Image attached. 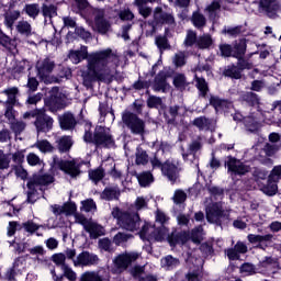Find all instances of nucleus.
Masks as SVG:
<instances>
[{
  "instance_id": "1",
  "label": "nucleus",
  "mask_w": 281,
  "mask_h": 281,
  "mask_svg": "<svg viewBox=\"0 0 281 281\" xmlns=\"http://www.w3.org/2000/svg\"><path fill=\"white\" fill-rule=\"evenodd\" d=\"M69 58L75 65L87 59L86 69L81 70L85 87H91L93 82L111 85L117 76L120 57L111 48L89 54L87 47L82 46L80 50H70Z\"/></svg>"
},
{
  "instance_id": "2",
  "label": "nucleus",
  "mask_w": 281,
  "mask_h": 281,
  "mask_svg": "<svg viewBox=\"0 0 281 281\" xmlns=\"http://www.w3.org/2000/svg\"><path fill=\"white\" fill-rule=\"evenodd\" d=\"M111 215L116 218L117 225L127 232H137L142 225V218L137 212L121 211L120 207H113Z\"/></svg>"
},
{
  "instance_id": "3",
  "label": "nucleus",
  "mask_w": 281,
  "mask_h": 281,
  "mask_svg": "<svg viewBox=\"0 0 281 281\" xmlns=\"http://www.w3.org/2000/svg\"><path fill=\"white\" fill-rule=\"evenodd\" d=\"M245 52H247V40L244 38L235 44L233 53L234 58L238 59L239 69L236 66L228 67L224 71V76H227L228 78H235L236 80L240 78V69H245L247 67V64L244 59Z\"/></svg>"
},
{
  "instance_id": "4",
  "label": "nucleus",
  "mask_w": 281,
  "mask_h": 281,
  "mask_svg": "<svg viewBox=\"0 0 281 281\" xmlns=\"http://www.w3.org/2000/svg\"><path fill=\"white\" fill-rule=\"evenodd\" d=\"M122 122L134 135H144L146 131V122L131 111L122 113Z\"/></svg>"
},
{
  "instance_id": "5",
  "label": "nucleus",
  "mask_w": 281,
  "mask_h": 281,
  "mask_svg": "<svg viewBox=\"0 0 281 281\" xmlns=\"http://www.w3.org/2000/svg\"><path fill=\"white\" fill-rule=\"evenodd\" d=\"M137 258H139V254L137 252H125L116 256L113 259L114 267L112 273H124Z\"/></svg>"
},
{
  "instance_id": "6",
  "label": "nucleus",
  "mask_w": 281,
  "mask_h": 281,
  "mask_svg": "<svg viewBox=\"0 0 281 281\" xmlns=\"http://www.w3.org/2000/svg\"><path fill=\"white\" fill-rule=\"evenodd\" d=\"M93 144L102 148H113L115 140L111 134V130L102 126H97L93 134Z\"/></svg>"
},
{
  "instance_id": "7",
  "label": "nucleus",
  "mask_w": 281,
  "mask_h": 281,
  "mask_svg": "<svg viewBox=\"0 0 281 281\" xmlns=\"http://www.w3.org/2000/svg\"><path fill=\"white\" fill-rule=\"evenodd\" d=\"M205 216L207 223H213L214 225H221V220L227 216L225 209H223V202H213L205 206Z\"/></svg>"
},
{
  "instance_id": "8",
  "label": "nucleus",
  "mask_w": 281,
  "mask_h": 281,
  "mask_svg": "<svg viewBox=\"0 0 281 281\" xmlns=\"http://www.w3.org/2000/svg\"><path fill=\"white\" fill-rule=\"evenodd\" d=\"M35 67L37 70V76L41 78V80L48 82L47 78H49V75L54 71V69H56V61L49 57H45L38 59Z\"/></svg>"
},
{
  "instance_id": "9",
  "label": "nucleus",
  "mask_w": 281,
  "mask_h": 281,
  "mask_svg": "<svg viewBox=\"0 0 281 281\" xmlns=\"http://www.w3.org/2000/svg\"><path fill=\"white\" fill-rule=\"evenodd\" d=\"M34 126L37 133H49L54 128V119L47 115L44 109H41L37 119L34 121Z\"/></svg>"
},
{
  "instance_id": "10",
  "label": "nucleus",
  "mask_w": 281,
  "mask_h": 281,
  "mask_svg": "<svg viewBox=\"0 0 281 281\" xmlns=\"http://www.w3.org/2000/svg\"><path fill=\"white\" fill-rule=\"evenodd\" d=\"M75 267H97L100 265V257L90 251H82L74 261Z\"/></svg>"
},
{
  "instance_id": "11",
  "label": "nucleus",
  "mask_w": 281,
  "mask_h": 281,
  "mask_svg": "<svg viewBox=\"0 0 281 281\" xmlns=\"http://www.w3.org/2000/svg\"><path fill=\"white\" fill-rule=\"evenodd\" d=\"M55 166L72 178L80 175V165L76 164V160H55Z\"/></svg>"
},
{
  "instance_id": "12",
  "label": "nucleus",
  "mask_w": 281,
  "mask_h": 281,
  "mask_svg": "<svg viewBox=\"0 0 281 281\" xmlns=\"http://www.w3.org/2000/svg\"><path fill=\"white\" fill-rule=\"evenodd\" d=\"M49 183H54V176L49 173H35L26 186L29 190H34L36 186H40V188H45V186H49Z\"/></svg>"
},
{
  "instance_id": "13",
  "label": "nucleus",
  "mask_w": 281,
  "mask_h": 281,
  "mask_svg": "<svg viewBox=\"0 0 281 281\" xmlns=\"http://www.w3.org/2000/svg\"><path fill=\"white\" fill-rule=\"evenodd\" d=\"M161 171L165 177L171 182V183H177V180L179 179V167L177 165L166 161L161 166Z\"/></svg>"
},
{
  "instance_id": "14",
  "label": "nucleus",
  "mask_w": 281,
  "mask_h": 281,
  "mask_svg": "<svg viewBox=\"0 0 281 281\" xmlns=\"http://www.w3.org/2000/svg\"><path fill=\"white\" fill-rule=\"evenodd\" d=\"M154 19L155 21H157V23L170 25L171 27L177 26V22L175 21V15H172V13L164 12L161 8H156L154 12Z\"/></svg>"
},
{
  "instance_id": "15",
  "label": "nucleus",
  "mask_w": 281,
  "mask_h": 281,
  "mask_svg": "<svg viewBox=\"0 0 281 281\" xmlns=\"http://www.w3.org/2000/svg\"><path fill=\"white\" fill-rule=\"evenodd\" d=\"M248 240L259 249H267L273 243V235H248Z\"/></svg>"
},
{
  "instance_id": "16",
  "label": "nucleus",
  "mask_w": 281,
  "mask_h": 281,
  "mask_svg": "<svg viewBox=\"0 0 281 281\" xmlns=\"http://www.w3.org/2000/svg\"><path fill=\"white\" fill-rule=\"evenodd\" d=\"M168 72L160 71L154 80L153 89L154 91H162V93H166L168 89H170V86L168 85Z\"/></svg>"
},
{
  "instance_id": "17",
  "label": "nucleus",
  "mask_w": 281,
  "mask_h": 281,
  "mask_svg": "<svg viewBox=\"0 0 281 281\" xmlns=\"http://www.w3.org/2000/svg\"><path fill=\"white\" fill-rule=\"evenodd\" d=\"M226 166L228 171L234 172L235 175H245L247 172V167H245L240 160L232 156L227 158Z\"/></svg>"
},
{
  "instance_id": "18",
  "label": "nucleus",
  "mask_w": 281,
  "mask_h": 281,
  "mask_svg": "<svg viewBox=\"0 0 281 281\" xmlns=\"http://www.w3.org/2000/svg\"><path fill=\"white\" fill-rule=\"evenodd\" d=\"M77 124L76 116L69 112L59 116V126L63 131H74Z\"/></svg>"
},
{
  "instance_id": "19",
  "label": "nucleus",
  "mask_w": 281,
  "mask_h": 281,
  "mask_svg": "<svg viewBox=\"0 0 281 281\" xmlns=\"http://www.w3.org/2000/svg\"><path fill=\"white\" fill-rule=\"evenodd\" d=\"M94 23L100 34H106V32H109L110 25L109 22L104 20V10L94 11Z\"/></svg>"
},
{
  "instance_id": "20",
  "label": "nucleus",
  "mask_w": 281,
  "mask_h": 281,
  "mask_svg": "<svg viewBox=\"0 0 281 281\" xmlns=\"http://www.w3.org/2000/svg\"><path fill=\"white\" fill-rule=\"evenodd\" d=\"M53 214L55 216H60V214H66L69 216L76 212V204L74 203H65L64 205L54 204L52 205Z\"/></svg>"
},
{
  "instance_id": "21",
  "label": "nucleus",
  "mask_w": 281,
  "mask_h": 281,
  "mask_svg": "<svg viewBox=\"0 0 281 281\" xmlns=\"http://www.w3.org/2000/svg\"><path fill=\"white\" fill-rule=\"evenodd\" d=\"M85 231L90 235V238H100V236H104V227L90 220V223L86 226Z\"/></svg>"
},
{
  "instance_id": "22",
  "label": "nucleus",
  "mask_w": 281,
  "mask_h": 281,
  "mask_svg": "<svg viewBox=\"0 0 281 281\" xmlns=\"http://www.w3.org/2000/svg\"><path fill=\"white\" fill-rule=\"evenodd\" d=\"M60 90L58 87L52 88L49 91V98L45 101L46 106H49V109H56L60 105V98H61Z\"/></svg>"
},
{
  "instance_id": "23",
  "label": "nucleus",
  "mask_w": 281,
  "mask_h": 281,
  "mask_svg": "<svg viewBox=\"0 0 281 281\" xmlns=\"http://www.w3.org/2000/svg\"><path fill=\"white\" fill-rule=\"evenodd\" d=\"M260 189L265 194H268V196H273L277 194L279 186L272 175H269L267 183H263Z\"/></svg>"
},
{
  "instance_id": "24",
  "label": "nucleus",
  "mask_w": 281,
  "mask_h": 281,
  "mask_svg": "<svg viewBox=\"0 0 281 281\" xmlns=\"http://www.w3.org/2000/svg\"><path fill=\"white\" fill-rule=\"evenodd\" d=\"M188 240H190V234L188 233H171V236H168V243L171 247H175V245H186Z\"/></svg>"
},
{
  "instance_id": "25",
  "label": "nucleus",
  "mask_w": 281,
  "mask_h": 281,
  "mask_svg": "<svg viewBox=\"0 0 281 281\" xmlns=\"http://www.w3.org/2000/svg\"><path fill=\"white\" fill-rule=\"evenodd\" d=\"M21 19V11L19 10H9L4 13V25L12 30L14 27V23Z\"/></svg>"
},
{
  "instance_id": "26",
  "label": "nucleus",
  "mask_w": 281,
  "mask_h": 281,
  "mask_svg": "<svg viewBox=\"0 0 281 281\" xmlns=\"http://www.w3.org/2000/svg\"><path fill=\"white\" fill-rule=\"evenodd\" d=\"M191 23L196 27V30H203V27L207 25V19L203 13L195 11L191 16Z\"/></svg>"
},
{
  "instance_id": "27",
  "label": "nucleus",
  "mask_w": 281,
  "mask_h": 281,
  "mask_svg": "<svg viewBox=\"0 0 281 281\" xmlns=\"http://www.w3.org/2000/svg\"><path fill=\"white\" fill-rule=\"evenodd\" d=\"M205 12L211 21H216L218 19V13L221 12V3L213 1L205 8Z\"/></svg>"
},
{
  "instance_id": "28",
  "label": "nucleus",
  "mask_w": 281,
  "mask_h": 281,
  "mask_svg": "<svg viewBox=\"0 0 281 281\" xmlns=\"http://www.w3.org/2000/svg\"><path fill=\"white\" fill-rule=\"evenodd\" d=\"M248 106H252L256 111H261V98L254 89L248 91Z\"/></svg>"
},
{
  "instance_id": "29",
  "label": "nucleus",
  "mask_w": 281,
  "mask_h": 281,
  "mask_svg": "<svg viewBox=\"0 0 281 281\" xmlns=\"http://www.w3.org/2000/svg\"><path fill=\"white\" fill-rule=\"evenodd\" d=\"M160 265L162 269L170 270L179 267V265H181V261L178 258L172 257V255H168L160 260Z\"/></svg>"
},
{
  "instance_id": "30",
  "label": "nucleus",
  "mask_w": 281,
  "mask_h": 281,
  "mask_svg": "<svg viewBox=\"0 0 281 281\" xmlns=\"http://www.w3.org/2000/svg\"><path fill=\"white\" fill-rule=\"evenodd\" d=\"M212 123L213 121L205 116L196 117L192 122L193 126H196V128H199L200 131H210Z\"/></svg>"
},
{
  "instance_id": "31",
  "label": "nucleus",
  "mask_w": 281,
  "mask_h": 281,
  "mask_svg": "<svg viewBox=\"0 0 281 281\" xmlns=\"http://www.w3.org/2000/svg\"><path fill=\"white\" fill-rule=\"evenodd\" d=\"M74 146V142L70 136H63L57 140V148L59 153H68Z\"/></svg>"
},
{
  "instance_id": "32",
  "label": "nucleus",
  "mask_w": 281,
  "mask_h": 281,
  "mask_svg": "<svg viewBox=\"0 0 281 281\" xmlns=\"http://www.w3.org/2000/svg\"><path fill=\"white\" fill-rule=\"evenodd\" d=\"M15 30L19 34H22V36H32V24L25 20L19 21Z\"/></svg>"
},
{
  "instance_id": "33",
  "label": "nucleus",
  "mask_w": 281,
  "mask_h": 281,
  "mask_svg": "<svg viewBox=\"0 0 281 281\" xmlns=\"http://www.w3.org/2000/svg\"><path fill=\"white\" fill-rule=\"evenodd\" d=\"M2 93H4V95L8 97L4 104H11V105L16 104V95H19V88L16 87L7 88L5 90L2 91Z\"/></svg>"
},
{
  "instance_id": "34",
  "label": "nucleus",
  "mask_w": 281,
  "mask_h": 281,
  "mask_svg": "<svg viewBox=\"0 0 281 281\" xmlns=\"http://www.w3.org/2000/svg\"><path fill=\"white\" fill-rule=\"evenodd\" d=\"M101 199L104 201H113V199H120V189L117 187L106 188L101 193Z\"/></svg>"
},
{
  "instance_id": "35",
  "label": "nucleus",
  "mask_w": 281,
  "mask_h": 281,
  "mask_svg": "<svg viewBox=\"0 0 281 281\" xmlns=\"http://www.w3.org/2000/svg\"><path fill=\"white\" fill-rule=\"evenodd\" d=\"M42 14L44 19H54V16L58 15V8L54 4H43L42 5Z\"/></svg>"
},
{
  "instance_id": "36",
  "label": "nucleus",
  "mask_w": 281,
  "mask_h": 281,
  "mask_svg": "<svg viewBox=\"0 0 281 281\" xmlns=\"http://www.w3.org/2000/svg\"><path fill=\"white\" fill-rule=\"evenodd\" d=\"M179 111H181V106L179 105H171L167 111H165V120L168 124H171L177 120V115H179Z\"/></svg>"
},
{
  "instance_id": "37",
  "label": "nucleus",
  "mask_w": 281,
  "mask_h": 281,
  "mask_svg": "<svg viewBox=\"0 0 281 281\" xmlns=\"http://www.w3.org/2000/svg\"><path fill=\"white\" fill-rule=\"evenodd\" d=\"M27 123L23 121H19L15 119L10 122V130L12 131V133H14L15 136L21 135V133H23V131H25Z\"/></svg>"
},
{
  "instance_id": "38",
  "label": "nucleus",
  "mask_w": 281,
  "mask_h": 281,
  "mask_svg": "<svg viewBox=\"0 0 281 281\" xmlns=\"http://www.w3.org/2000/svg\"><path fill=\"white\" fill-rule=\"evenodd\" d=\"M212 35L203 34L198 37L196 47H199V49H210V47H212Z\"/></svg>"
},
{
  "instance_id": "39",
  "label": "nucleus",
  "mask_w": 281,
  "mask_h": 281,
  "mask_svg": "<svg viewBox=\"0 0 281 281\" xmlns=\"http://www.w3.org/2000/svg\"><path fill=\"white\" fill-rule=\"evenodd\" d=\"M80 281H104L100 271H86L81 274Z\"/></svg>"
},
{
  "instance_id": "40",
  "label": "nucleus",
  "mask_w": 281,
  "mask_h": 281,
  "mask_svg": "<svg viewBox=\"0 0 281 281\" xmlns=\"http://www.w3.org/2000/svg\"><path fill=\"white\" fill-rule=\"evenodd\" d=\"M23 12L30 16V19H36L41 14V7L38 3L25 4Z\"/></svg>"
},
{
  "instance_id": "41",
  "label": "nucleus",
  "mask_w": 281,
  "mask_h": 281,
  "mask_svg": "<svg viewBox=\"0 0 281 281\" xmlns=\"http://www.w3.org/2000/svg\"><path fill=\"white\" fill-rule=\"evenodd\" d=\"M173 86L176 87V89L184 91L186 87H188V79L186 78V75L176 74L173 76Z\"/></svg>"
},
{
  "instance_id": "42",
  "label": "nucleus",
  "mask_w": 281,
  "mask_h": 281,
  "mask_svg": "<svg viewBox=\"0 0 281 281\" xmlns=\"http://www.w3.org/2000/svg\"><path fill=\"white\" fill-rule=\"evenodd\" d=\"M138 183L142 186V188L148 187L149 183H153L155 181V178L153 177V173L150 171L142 172L137 176Z\"/></svg>"
},
{
  "instance_id": "43",
  "label": "nucleus",
  "mask_w": 281,
  "mask_h": 281,
  "mask_svg": "<svg viewBox=\"0 0 281 281\" xmlns=\"http://www.w3.org/2000/svg\"><path fill=\"white\" fill-rule=\"evenodd\" d=\"M0 45L5 47V49H14L16 42L0 31Z\"/></svg>"
},
{
  "instance_id": "44",
  "label": "nucleus",
  "mask_w": 281,
  "mask_h": 281,
  "mask_svg": "<svg viewBox=\"0 0 281 281\" xmlns=\"http://www.w3.org/2000/svg\"><path fill=\"white\" fill-rule=\"evenodd\" d=\"M195 80L200 94L202 95V98H205V95H207V92L210 91V88L207 87V81H205V79L199 77L198 75H195Z\"/></svg>"
},
{
  "instance_id": "45",
  "label": "nucleus",
  "mask_w": 281,
  "mask_h": 281,
  "mask_svg": "<svg viewBox=\"0 0 281 281\" xmlns=\"http://www.w3.org/2000/svg\"><path fill=\"white\" fill-rule=\"evenodd\" d=\"M135 155H136L135 162L137 166H146V164H148V154L146 153V150L142 148H137Z\"/></svg>"
},
{
  "instance_id": "46",
  "label": "nucleus",
  "mask_w": 281,
  "mask_h": 281,
  "mask_svg": "<svg viewBox=\"0 0 281 281\" xmlns=\"http://www.w3.org/2000/svg\"><path fill=\"white\" fill-rule=\"evenodd\" d=\"M89 178L91 179V181H93V183L102 181L104 179V169L102 167H99L94 170H90Z\"/></svg>"
},
{
  "instance_id": "47",
  "label": "nucleus",
  "mask_w": 281,
  "mask_h": 281,
  "mask_svg": "<svg viewBox=\"0 0 281 281\" xmlns=\"http://www.w3.org/2000/svg\"><path fill=\"white\" fill-rule=\"evenodd\" d=\"M148 109H159L164 106V100L160 97L149 95L147 99Z\"/></svg>"
},
{
  "instance_id": "48",
  "label": "nucleus",
  "mask_w": 281,
  "mask_h": 281,
  "mask_svg": "<svg viewBox=\"0 0 281 281\" xmlns=\"http://www.w3.org/2000/svg\"><path fill=\"white\" fill-rule=\"evenodd\" d=\"M155 240H168V236H172V234L170 235V233H168V228H166L165 226H161L159 229H157L156 232L153 233L151 235Z\"/></svg>"
},
{
  "instance_id": "49",
  "label": "nucleus",
  "mask_w": 281,
  "mask_h": 281,
  "mask_svg": "<svg viewBox=\"0 0 281 281\" xmlns=\"http://www.w3.org/2000/svg\"><path fill=\"white\" fill-rule=\"evenodd\" d=\"M201 148H203V138L201 136H198L189 144V150L192 155H196Z\"/></svg>"
},
{
  "instance_id": "50",
  "label": "nucleus",
  "mask_w": 281,
  "mask_h": 281,
  "mask_svg": "<svg viewBox=\"0 0 281 281\" xmlns=\"http://www.w3.org/2000/svg\"><path fill=\"white\" fill-rule=\"evenodd\" d=\"M203 236V226H198L191 231V240L195 245H201Z\"/></svg>"
},
{
  "instance_id": "51",
  "label": "nucleus",
  "mask_w": 281,
  "mask_h": 281,
  "mask_svg": "<svg viewBox=\"0 0 281 281\" xmlns=\"http://www.w3.org/2000/svg\"><path fill=\"white\" fill-rule=\"evenodd\" d=\"M35 147L38 148L41 153H52V150H54V146H52L47 139L37 140Z\"/></svg>"
},
{
  "instance_id": "52",
  "label": "nucleus",
  "mask_w": 281,
  "mask_h": 281,
  "mask_svg": "<svg viewBox=\"0 0 281 281\" xmlns=\"http://www.w3.org/2000/svg\"><path fill=\"white\" fill-rule=\"evenodd\" d=\"M155 43L160 52H165V49H170V44L168 43L167 36H157Z\"/></svg>"
},
{
  "instance_id": "53",
  "label": "nucleus",
  "mask_w": 281,
  "mask_h": 281,
  "mask_svg": "<svg viewBox=\"0 0 281 281\" xmlns=\"http://www.w3.org/2000/svg\"><path fill=\"white\" fill-rule=\"evenodd\" d=\"M81 210L83 212H95L98 210V206L95 205V202L93 199H88L81 202Z\"/></svg>"
},
{
  "instance_id": "54",
  "label": "nucleus",
  "mask_w": 281,
  "mask_h": 281,
  "mask_svg": "<svg viewBox=\"0 0 281 281\" xmlns=\"http://www.w3.org/2000/svg\"><path fill=\"white\" fill-rule=\"evenodd\" d=\"M199 38L196 37V32L188 31L187 37L184 40L186 47H192V45H196Z\"/></svg>"
},
{
  "instance_id": "55",
  "label": "nucleus",
  "mask_w": 281,
  "mask_h": 281,
  "mask_svg": "<svg viewBox=\"0 0 281 281\" xmlns=\"http://www.w3.org/2000/svg\"><path fill=\"white\" fill-rule=\"evenodd\" d=\"M10 168V156L0 149V170H8Z\"/></svg>"
},
{
  "instance_id": "56",
  "label": "nucleus",
  "mask_w": 281,
  "mask_h": 281,
  "mask_svg": "<svg viewBox=\"0 0 281 281\" xmlns=\"http://www.w3.org/2000/svg\"><path fill=\"white\" fill-rule=\"evenodd\" d=\"M186 199H188V194L183 190H176L173 194V202L177 205H180L181 203H186Z\"/></svg>"
},
{
  "instance_id": "57",
  "label": "nucleus",
  "mask_w": 281,
  "mask_h": 281,
  "mask_svg": "<svg viewBox=\"0 0 281 281\" xmlns=\"http://www.w3.org/2000/svg\"><path fill=\"white\" fill-rule=\"evenodd\" d=\"M61 271H64V278H67L69 281L78 280V276L69 266H63Z\"/></svg>"
},
{
  "instance_id": "58",
  "label": "nucleus",
  "mask_w": 281,
  "mask_h": 281,
  "mask_svg": "<svg viewBox=\"0 0 281 281\" xmlns=\"http://www.w3.org/2000/svg\"><path fill=\"white\" fill-rule=\"evenodd\" d=\"M52 260H53V262H55V265H57L58 267H61V269L64 266H67L65 263V260H67V256L63 252L53 255Z\"/></svg>"
},
{
  "instance_id": "59",
  "label": "nucleus",
  "mask_w": 281,
  "mask_h": 281,
  "mask_svg": "<svg viewBox=\"0 0 281 281\" xmlns=\"http://www.w3.org/2000/svg\"><path fill=\"white\" fill-rule=\"evenodd\" d=\"M279 146L277 144H270L269 142L263 146V151L268 157H272L278 153Z\"/></svg>"
},
{
  "instance_id": "60",
  "label": "nucleus",
  "mask_w": 281,
  "mask_h": 281,
  "mask_svg": "<svg viewBox=\"0 0 281 281\" xmlns=\"http://www.w3.org/2000/svg\"><path fill=\"white\" fill-rule=\"evenodd\" d=\"M172 60L176 67H183V65H186V54L180 52L173 56Z\"/></svg>"
},
{
  "instance_id": "61",
  "label": "nucleus",
  "mask_w": 281,
  "mask_h": 281,
  "mask_svg": "<svg viewBox=\"0 0 281 281\" xmlns=\"http://www.w3.org/2000/svg\"><path fill=\"white\" fill-rule=\"evenodd\" d=\"M243 32V26L224 27L222 34H228V36H238Z\"/></svg>"
},
{
  "instance_id": "62",
  "label": "nucleus",
  "mask_w": 281,
  "mask_h": 281,
  "mask_svg": "<svg viewBox=\"0 0 281 281\" xmlns=\"http://www.w3.org/2000/svg\"><path fill=\"white\" fill-rule=\"evenodd\" d=\"M145 269H146V267H144V266H134L131 270V273H132L133 278H136V280L139 281L140 278H144L142 276H144Z\"/></svg>"
},
{
  "instance_id": "63",
  "label": "nucleus",
  "mask_w": 281,
  "mask_h": 281,
  "mask_svg": "<svg viewBox=\"0 0 281 281\" xmlns=\"http://www.w3.org/2000/svg\"><path fill=\"white\" fill-rule=\"evenodd\" d=\"M26 161L29 166H41V164L43 162V160H41V158L34 153L27 155Z\"/></svg>"
},
{
  "instance_id": "64",
  "label": "nucleus",
  "mask_w": 281,
  "mask_h": 281,
  "mask_svg": "<svg viewBox=\"0 0 281 281\" xmlns=\"http://www.w3.org/2000/svg\"><path fill=\"white\" fill-rule=\"evenodd\" d=\"M277 265H279V261L278 259H274V257H266L261 261L262 267H277Z\"/></svg>"
}]
</instances>
